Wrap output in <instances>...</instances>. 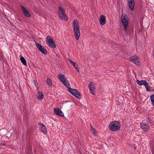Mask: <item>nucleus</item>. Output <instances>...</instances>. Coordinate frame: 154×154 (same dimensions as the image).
I'll return each mask as SVG.
<instances>
[{
    "mask_svg": "<svg viewBox=\"0 0 154 154\" xmlns=\"http://www.w3.org/2000/svg\"><path fill=\"white\" fill-rule=\"evenodd\" d=\"M73 29L76 40H78L80 36L79 23L77 20H74L73 23Z\"/></svg>",
    "mask_w": 154,
    "mask_h": 154,
    "instance_id": "f257e3e1",
    "label": "nucleus"
},
{
    "mask_svg": "<svg viewBox=\"0 0 154 154\" xmlns=\"http://www.w3.org/2000/svg\"><path fill=\"white\" fill-rule=\"evenodd\" d=\"M120 127V125L119 122L117 121L111 122L109 126V129L112 131H116L119 130Z\"/></svg>",
    "mask_w": 154,
    "mask_h": 154,
    "instance_id": "f03ea898",
    "label": "nucleus"
},
{
    "mask_svg": "<svg viewBox=\"0 0 154 154\" xmlns=\"http://www.w3.org/2000/svg\"><path fill=\"white\" fill-rule=\"evenodd\" d=\"M59 10L58 11V14L60 19L63 20L67 21L68 17L65 14V9L60 6L58 7Z\"/></svg>",
    "mask_w": 154,
    "mask_h": 154,
    "instance_id": "7ed1b4c3",
    "label": "nucleus"
},
{
    "mask_svg": "<svg viewBox=\"0 0 154 154\" xmlns=\"http://www.w3.org/2000/svg\"><path fill=\"white\" fill-rule=\"evenodd\" d=\"M57 77L66 87H70V84L64 75L59 74L57 75Z\"/></svg>",
    "mask_w": 154,
    "mask_h": 154,
    "instance_id": "20e7f679",
    "label": "nucleus"
},
{
    "mask_svg": "<svg viewBox=\"0 0 154 154\" xmlns=\"http://www.w3.org/2000/svg\"><path fill=\"white\" fill-rule=\"evenodd\" d=\"M67 88H68V91L75 97L78 98H81L80 93L78 90L71 88L70 85L69 87H67Z\"/></svg>",
    "mask_w": 154,
    "mask_h": 154,
    "instance_id": "39448f33",
    "label": "nucleus"
},
{
    "mask_svg": "<svg viewBox=\"0 0 154 154\" xmlns=\"http://www.w3.org/2000/svg\"><path fill=\"white\" fill-rule=\"evenodd\" d=\"M46 43L48 44L49 46L51 48H55L56 45L53 39L49 35H48L46 38Z\"/></svg>",
    "mask_w": 154,
    "mask_h": 154,
    "instance_id": "423d86ee",
    "label": "nucleus"
},
{
    "mask_svg": "<svg viewBox=\"0 0 154 154\" xmlns=\"http://www.w3.org/2000/svg\"><path fill=\"white\" fill-rule=\"evenodd\" d=\"M121 19L122 23L124 26L125 29L126 30L128 24V17L127 14H123L122 15Z\"/></svg>",
    "mask_w": 154,
    "mask_h": 154,
    "instance_id": "0eeeda50",
    "label": "nucleus"
},
{
    "mask_svg": "<svg viewBox=\"0 0 154 154\" xmlns=\"http://www.w3.org/2000/svg\"><path fill=\"white\" fill-rule=\"evenodd\" d=\"M35 45L38 49L42 53L46 54L47 53V51L42 45L39 43L36 42Z\"/></svg>",
    "mask_w": 154,
    "mask_h": 154,
    "instance_id": "6e6552de",
    "label": "nucleus"
},
{
    "mask_svg": "<svg viewBox=\"0 0 154 154\" xmlns=\"http://www.w3.org/2000/svg\"><path fill=\"white\" fill-rule=\"evenodd\" d=\"M130 60L134 63L137 65L139 64V58L136 55H134L131 57L130 58Z\"/></svg>",
    "mask_w": 154,
    "mask_h": 154,
    "instance_id": "1a4fd4ad",
    "label": "nucleus"
},
{
    "mask_svg": "<svg viewBox=\"0 0 154 154\" xmlns=\"http://www.w3.org/2000/svg\"><path fill=\"white\" fill-rule=\"evenodd\" d=\"M140 127L144 131H147L149 129L148 124L145 122L142 121L140 124Z\"/></svg>",
    "mask_w": 154,
    "mask_h": 154,
    "instance_id": "9d476101",
    "label": "nucleus"
},
{
    "mask_svg": "<svg viewBox=\"0 0 154 154\" xmlns=\"http://www.w3.org/2000/svg\"><path fill=\"white\" fill-rule=\"evenodd\" d=\"M21 7L24 15L28 18H30L31 15L28 10L23 6L21 5Z\"/></svg>",
    "mask_w": 154,
    "mask_h": 154,
    "instance_id": "9b49d317",
    "label": "nucleus"
},
{
    "mask_svg": "<svg viewBox=\"0 0 154 154\" xmlns=\"http://www.w3.org/2000/svg\"><path fill=\"white\" fill-rule=\"evenodd\" d=\"M88 87L91 93L93 95H94V93L95 90V88L94 83L92 82H91L89 83Z\"/></svg>",
    "mask_w": 154,
    "mask_h": 154,
    "instance_id": "f8f14e48",
    "label": "nucleus"
},
{
    "mask_svg": "<svg viewBox=\"0 0 154 154\" xmlns=\"http://www.w3.org/2000/svg\"><path fill=\"white\" fill-rule=\"evenodd\" d=\"M54 112L56 114L61 117H63L64 114L63 112L59 108H55L54 109Z\"/></svg>",
    "mask_w": 154,
    "mask_h": 154,
    "instance_id": "ddd939ff",
    "label": "nucleus"
},
{
    "mask_svg": "<svg viewBox=\"0 0 154 154\" xmlns=\"http://www.w3.org/2000/svg\"><path fill=\"white\" fill-rule=\"evenodd\" d=\"M99 22L100 25H103L106 23V18L104 15H100V17Z\"/></svg>",
    "mask_w": 154,
    "mask_h": 154,
    "instance_id": "4468645a",
    "label": "nucleus"
},
{
    "mask_svg": "<svg viewBox=\"0 0 154 154\" xmlns=\"http://www.w3.org/2000/svg\"><path fill=\"white\" fill-rule=\"evenodd\" d=\"M129 7L131 11H133L134 9V0H128Z\"/></svg>",
    "mask_w": 154,
    "mask_h": 154,
    "instance_id": "2eb2a0df",
    "label": "nucleus"
},
{
    "mask_svg": "<svg viewBox=\"0 0 154 154\" xmlns=\"http://www.w3.org/2000/svg\"><path fill=\"white\" fill-rule=\"evenodd\" d=\"M39 125L41 129V131L45 134H46L47 133V130L45 125L42 123H40L39 124Z\"/></svg>",
    "mask_w": 154,
    "mask_h": 154,
    "instance_id": "dca6fc26",
    "label": "nucleus"
},
{
    "mask_svg": "<svg viewBox=\"0 0 154 154\" xmlns=\"http://www.w3.org/2000/svg\"><path fill=\"white\" fill-rule=\"evenodd\" d=\"M36 96L38 100H41L43 98L44 96L42 92L38 91Z\"/></svg>",
    "mask_w": 154,
    "mask_h": 154,
    "instance_id": "f3484780",
    "label": "nucleus"
},
{
    "mask_svg": "<svg viewBox=\"0 0 154 154\" xmlns=\"http://www.w3.org/2000/svg\"><path fill=\"white\" fill-rule=\"evenodd\" d=\"M137 84L139 85H144L147 82L146 80H141L139 81V80H137Z\"/></svg>",
    "mask_w": 154,
    "mask_h": 154,
    "instance_id": "a211bd4d",
    "label": "nucleus"
},
{
    "mask_svg": "<svg viewBox=\"0 0 154 154\" xmlns=\"http://www.w3.org/2000/svg\"><path fill=\"white\" fill-rule=\"evenodd\" d=\"M20 60L22 62V63L24 65L26 66H27V63L26 62V61L25 59L24 58V57L22 56H21L20 55Z\"/></svg>",
    "mask_w": 154,
    "mask_h": 154,
    "instance_id": "6ab92c4d",
    "label": "nucleus"
},
{
    "mask_svg": "<svg viewBox=\"0 0 154 154\" xmlns=\"http://www.w3.org/2000/svg\"><path fill=\"white\" fill-rule=\"evenodd\" d=\"M68 60L69 62L74 66L75 68L76 67H77L78 66L77 64L75 62L73 61L70 59H68Z\"/></svg>",
    "mask_w": 154,
    "mask_h": 154,
    "instance_id": "aec40b11",
    "label": "nucleus"
},
{
    "mask_svg": "<svg viewBox=\"0 0 154 154\" xmlns=\"http://www.w3.org/2000/svg\"><path fill=\"white\" fill-rule=\"evenodd\" d=\"M47 82L49 86H51L52 85L51 80L49 78H48L47 79Z\"/></svg>",
    "mask_w": 154,
    "mask_h": 154,
    "instance_id": "412c9836",
    "label": "nucleus"
},
{
    "mask_svg": "<svg viewBox=\"0 0 154 154\" xmlns=\"http://www.w3.org/2000/svg\"><path fill=\"white\" fill-rule=\"evenodd\" d=\"M90 126L91 127V133L94 135L96 134L97 133V131L96 130L93 128L92 126L91 125Z\"/></svg>",
    "mask_w": 154,
    "mask_h": 154,
    "instance_id": "4be33fe9",
    "label": "nucleus"
},
{
    "mask_svg": "<svg viewBox=\"0 0 154 154\" xmlns=\"http://www.w3.org/2000/svg\"><path fill=\"white\" fill-rule=\"evenodd\" d=\"M144 85L145 86L146 91H149V84L147 82Z\"/></svg>",
    "mask_w": 154,
    "mask_h": 154,
    "instance_id": "5701e85b",
    "label": "nucleus"
},
{
    "mask_svg": "<svg viewBox=\"0 0 154 154\" xmlns=\"http://www.w3.org/2000/svg\"><path fill=\"white\" fill-rule=\"evenodd\" d=\"M151 101L152 104L154 106V95H152L150 96Z\"/></svg>",
    "mask_w": 154,
    "mask_h": 154,
    "instance_id": "b1692460",
    "label": "nucleus"
},
{
    "mask_svg": "<svg viewBox=\"0 0 154 154\" xmlns=\"http://www.w3.org/2000/svg\"><path fill=\"white\" fill-rule=\"evenodd\" d=\"M34 84H35V87H37V85H38V83L37 82V81L34 80Z\"/></svg>",
    "mask_w": 154,
    "mask_h": 154,
    "instance_id": "393cba45",
    "label": "nucleus"
},
{
    "mask_svg": "<svg viewBox=\"0 0 154 154\" xmlns=\"http://www.w3.org/2000/svg\"><path fill=\"white\" fill-rule=\"evenodd\" d=\"M75 69L77 72H79V68H78V66H77V67H76Z\"/></svg>",
    "mask_w": 154,
    "mask_h": 154,
    "instance_id": "a878e982",
    "label": "nucleus"
},
{
    "mask_svg": "<svg viewBox=\"0 0 154 154\" xmlns=\"http://www.w3.org/2000/svg\"><path fill=\"white\" fill-rule=\"evenodd\" d=\"M37 91H39L38 87L37 88Z\"/></svg>",
    "mask_w": 154,
    "mask_h": 154,
    "instance_id": "bb28decb",
    "label": "nucleus"
},
{
    "mask_svg": "<svg viewBox=\"0 0 154 154\" xmlns=\"http://www.w3.org/2000/svg\"><path fill=\"white\" fill-rule=\"evenodd\" d=\"M153 54L152 56H153V57H154V53H153Z\"/></svg>",
    "mask_w": 154,
    "mask_h": 154,
    "instance_id": "cd10ccee",
    "label": "nucleus"
}]
</instances>
